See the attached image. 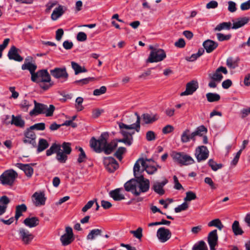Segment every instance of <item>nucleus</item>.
I'll return each instance as SVG.
<instances>
[{"instance_id": "obj_1", "label": "nucleus", "mask_w": 250, "mask_h": 250, "mask_svg": "<svg viewBox=\"0 0 250 250\" xmlns=\"http://www.w3.org/2000/svg\"><path fill=\"white\" fill-rule=\"evenodd\" d=\"M144 170L152 174L157 170V168L154 166H148L143 158H140L136 162L133 167L134 175L136 179H132L125 184L126 191L131 192L137 196L141 193L148 190L149 181L148 179H145L142 175V172Z\"/></svg>"}, {"instance_id": "obj_2", "label": "nucleus", "mask_w": 250, "mask_h": 250, "mask_svg": "<svg viewBox=\"0 0 250 250\" xmlns=\"http://www.w3.org/2000/svg\"><path fill=\"white\" fill-rule=\"evenodd\" d=\"M108 137L107 133H102L98 140L92 138L90 140V146L97 153H100L104 151L106 154H110L114 149L117 146V143L115 141L107 143V140Z\"/></svg>"}, {"instance_id": "obj_3", "label": "nucleus", "mask_w": 250, "mask_h": 250, "mask_svg": "<svg viewBox=\"0 0 250 250\" xmlns=\"http://www.w3.org/2000/svg\"><path fill=\"white\" fill-rule=\"evenodd\" d=\"M134 114L137 118L136 121L134 124L130 125H126L123 123H120L119 124V126L120 128V133L124 137L132 136V134L134 133V132L131 133L128 131L127 130L135 129L138 132L140 131L141 118L137 112H135Z\"/></svg>"}, {"instance_id": "obj_4", "label": "nucleus", "mask_w": 250, "mask_h": 250, "mask_svg": "<svg viewBox=\"0 0 250 250\" xmlns=\"http://www.w3.org/2000/svg\"><path fill=\"white\" fill-rule=\"evenodd\" d=\"M35 104L34 108L33 110L30 111L29 114L30 116L34 115H37L39 114H45L46 117H50L53 115V112L55 110V106L52 105H49V107L47 105L37 103L35 100L34 101Z\"/></svg>"}, {"instance_id": "obj_5", "label": "nucleus", "mask_w": 250, "mask_h": 250, "mask_svg": "<svg viewBox=\"0 0 250 250\" xmlns=\"http://www.w3.org/2000/svg\"><path fill=\"white\" fill-rule=\"evenodd\" d=\"M18 176L17 172L14 170H7L0 176V183L3 185L12 186Z\"/></svg>"}, {"instance_id": "obj_6", "label": "nucleus", "mask_w": 250, "mask_h": 250, "mask_svg": "<svg viewBox=\"0 0 250 250\" xmlns=\"http://www.w3.org/2000/svg\"><path fill=\"white\" fill-rule=\"evenodd\" d=\"M171 156L174 161L182 165L188 166L194 163V159L184 152H174Z\"/></svg>"}, {"instance_id": "obj_7", "label": "nucleus", "mask_w": 250, "mask_h": 250, "mask_svg": "<svg viewBox=\"0 0 250 250\" xmlns=\"http://www.w3.org/2000/svg\"><path fill=\"white\" fill-rule=\"evenodd\" d=\"M149 48L151 51L147 62L152 63L160 62L166 57V54L163 49L155 48L152 46H150Z\"/></svg>"}, {"instance_id": "obj_8", "label": "nucleus", "mask_w": 250, "mask_h": 250, "mask_svg": "<svg viewBox=\"0 0 250 250\" xmlns=\"http://www.w3.org/2000/svg\"><path fill=\"white\" fill-rule=\"evenodd\" d=\"M31 80L39 83L41 82H51V77L46 69L40 70L31 76Z\"/></svg>"}, {"instance_id": "obj_9", "label": "nucleus", "mask_w": 250, "mask_h": 250, "mask_svg": "<svg viewBox=\"0 0 250 250\" xmlns=\"http://www.w3.org/2000/svg\"><path fill=\"white\" fill-rule=\"evenodd\" d=\"M61 146L62 150L60 148L56 156V159L61 163H64L67 159V155L71 152L72 149L71 147V144L68 142H63Z\"/></svg>"}, {"instance_id": "obj_10", "label": "nucleus", "mask_w": 250, "mask_h": 250, "mask_svg": "<svg viewBox=\"0 0 250 250\" xmlns=\"http://www.w3.org/2000/svg\"><path fill=\"white\" fill-rule=\"evenodd\" d=\"M74 240V236L72 228L67 226L65 227V233L60 237V241L63 246L70 244Z\"/></svg>"}, {"instance_id": "obj_11", "label": "nucleus", "mask_w": 250, "mask_h": 250, "mask_svg": "<svg viewBox=\"0 0 250 250\" xmlns=\"http://www.w3.org/2000/svg\"><path fill=\"white\" fill-rule=\"evenodd\" d=\"M195 156L198 162L205 161L209 156V151L204 146H198L195 151Z\"/></svg>"}, {"instance_id": "obj_12", "label": "nucleus", "mask_w": 250, "mask_h": 250, "mask_svg": "<svg viewBox=\"0 0 250 250\" xmlns=\"http://www.w3.org/2000/svg\"><path fill=\"white\" fill-rule=\"evenodd\" d=\"M23 135L24 137L23 139V142L24 144H31L33 147L36 146V135L30 127L24 131Z\"/></svg>"}, {"instance_id": "obj_13", "label": "nucleus", "mask_w": 250, "mask_h": 250, "mask_svg": "<svg viewBox=\"0 0 250 250\" xmlns=\"http://www.w3.org/2000/svg\"><path fill=\"white\" fill-rule=\"evenodd\" d=\"M50 73L54 78L57 79H63L65 81L67 80L68 77V74L65 67H56L50 70Z\"/></svg>"}, {"instance_id": "obj_14", "label": "nucleus", "mask_w": 250, "mask_h": 250, "mask_svg": "<svg viewBox=\"0 0 250 250\" xmlns=\"http://www.w3.org/2000/svg\"><path fill=\"white\" fill-rule=\"evenodd\" d=\"M18 232L20 239L25 245L30 244L34 238V235L24 228H20Z\"/></svg>"}, {"instance_id": "obj_15", "label": "nucleus", "mask_w": 250, "mask_h": 250, "mask_svg": "<svg viewBox=\"0 0 250 250\" xmlns=\"http://www.w3.org/2000/svg\"><path fill=\"white\" fill-rule=\"evenodd\" d=\"M104 164L106 169L110 173L114 172L119 167V164L116 160L112 157H104Z\"/></svg>"}, {"instance_id": "obj_16", "label": "nucleus", "mask_w": 250, "mask_h": 250, "mask_svg": "<svg viewBox=\"0 0 250 250\" xmlns=\"http://www.w3.org/2000/svg\"><path fill=\"white\" fill-rule=\"evenodd\" d=\"M171 236L170 231L164 227L159 228L157 232V236L159 241L164 243L170 239Z\"/></svg>"}, {"instance_id": "obj_17", "label": "nucleus", "mask_w": 250, "mask_h": 250, "mask_svg": "<svg viewBox=\"0 0 250 250\" xmlns=\"http://www.w3.org/2000/svg\"><path fill=\"white\" fill-rule=\"evenodd\" d=\"M221 73L224 74H228L227 68L223 66H220L216 70L214 73L209 74L208 77L211 80H215L217 82L219 83L223 78Z\"/></svg>"}, {"instance_id": "obj_18", "label": "nucleus", "mask_w": 250, "mask_h": 250, "mask_svg": "<svg viewBox=\"0 0 250 250\" xmlns=\"http://www.w3.org/2000/svg\"><path fill=\"white\" fill-rule=\"evenodd\" d=\"M198 88V83L196 81H191L186 84V90L180 94L181 96L192 95Z\"/></svg>"}, {"instance_id": "obj_19", "label": "nucleus", "mask_w": 250, "mask_h": 250, "mask_svg": "<svg viewBox=\"0 0 250 250\" xmlns=\"http://www.w3.org/2000/svg\"><path fill=\"white\" fill-rule=\"evenodd\" d=\"M9 124L12 125H14L16 127L23 128L25 126V122L21 115H18L17 116L12 115L11 116V121L8 123H7V124Z\"/></svg>"}, {"instance_id": "obj_20", "label": "nucleus", "mask_w": 250, "mask_h": 250, "mask_svg": "<svg viewBox=\"0 0 250 250\" xmlns=\"http://www.w3.org/2000/svg\"><path fill=\"white\" fill-rule=\"evenodd\" d=\"M34 198V204L37 207L44 205L45 203L46 198L43 192H35L33 195Z\"/></svg>"}, {"instance_id": "obj_21", "label": "nucleus", "mask_w": 250, "mask_h": 250, "mask_svg": "<svg viewBox=\"0 0 250 250\" xmlns=\"http://www.w3.org/2000/svg\"><path fill=\"white\" fill-rule=\"evenodd\" d=\"M168 183V180L166 178H164L161 182H155L153 185V189L157 194L162 195L165 193V190L163 187Z\"/></svg>"}, {"instance_id": "obj_22", "label": "nucleus", "mask_w": 250, "mask_h": 250, "mask_svg": "<svg viewBox=\"0 0 250 250\" xmlns=\"http://www.w3.org/2000/svg\"><path fill=\"white\" fill-rule=\"evenodd\" d=\"M8 57L10 60H14L17 62H21L23 58L21 57L18 53V49L15 46H12L8 53Z\"/></svg>"}, {"instance_id": "obj_23", "label": "nucleus", "mask_w": 250, "mask_h": 250, "mask_svg": "<svg viewBox=\"0 0 250 250\" xmlns=\"http://www.w3.org/2000/svg\"><path fill=\"white\" fill-rule=\"evenodd\" d=\"M203 46L206 49V52L210 53L217 47L218 43L212 40H207L203 42Z\"/></svg>"}, {"instance_id": "obj_24", "label": "nucleus", "mask_w": 250, "mask_h": 250, "mask_svg": "<svg viewBox=\"0 0 250 250\" xmlns=\"http://www.w3.org/2000/svg\"><path fill=\"white\" fill-rule=\"evenodd\" d=\"M142 120L145 124H152L159 119L157 114L144 113L142 115Z\"/></svg>"}, {"instance_id": "obj_25", "label": "nucleus", "mask_w": 250, "mask_h": 250, "mask_svg": "<svg viewBox=\"0 0 250 250\" xmlns=\"http://www.w3.org/2000/svg\"><path fill=\"white\" fill-rule=\"evenodd\" d=\"M16 166L22 170L27 177H30L32 175L33 173V168L30 165L17 163Z\"/></svg>"}, {"instance_id": "obj_26", "label": "nucleus", "mask_w": 250, "mask_h": 250, "mask_svg": "<svg viewBox=\"0 0 250 250\" xmlns=\"http://www.w3.org/2000/svg\"><path fill=\"white\" fill-rule=\"evenodd\" d=\"M9 203L10 199L6 196H3L0 198V216L6 212Z\"/></svg>"}, {"instance_id": "obj_27", "label": "nucleus", "mask_w": 250, "mask_h": 250, "mask_svg": "<svg viewBox=\"0 0 250 250\" xmlns=\"http://www.w3.org/2000/svg\"><path fill=\"white\" fill-rule=\"evenodd\" d=\"M218 236L217 230L214 229L209 232L208 235V243L209 246H214L217 244Z\"/></svg>"}, {"instance_id": "obj_28", "label": "nucleus", "mask_w": 250, "mask_h": 250, "mask_svg": "<svg viewBox=\"0 0 250 250\" xmlns=\"http://www.w3.org/2000/svg\"><path fill=\"white\" fill-rule=\"evenodd\" d=\"M249 21V19L247 17H243L237 19L236 21H233V26L232 29H236L241 27L246 24Z\"/></svg>"}, {"instance_id": "obj_29", "label": "nucleus", "mask_w": 250, "mask_h": 250, "mask_svg": "<svg viewBox=\"0 0 250 250\" xmlns=\"http://www.w3.org/2000/svg\"><path fill=\"white\" fill-rule=\"evenodd\" d=\"M120 189L116 188L109 192V195L114 200L118 201L124 199L125 196L120 193Z\"/></svg>"}, {"instance_id": "obj_30", "label": "nucleus", "mask_w": 250, "mask_h": 250, "mask_svg": "<svg viewBox=\"0 0 250 250\" xmlns=\"http://www.w3.org/2000/svg\"><path fill=\"white\" fill-rule=\"evenodd\" d=\"M23 223L29 228H33L39 225V220L36 217L27 218L24 220Z\"/></svg>"}, {"instance_id": "obj_31", "label": "nucleus", "mask_w": 250, "mask_h": 250, "mask_svg": "<svg viewBox=\"0 0 250 250\" xmlns=\"http://www.w3.org/2000/svg\"><path fill=\"white\" fill-rule=\"evenodd\" d=\"M207 132V129L204 125L198 127L196 129L192 132V138L195 140L196 136H202Z\"/></svg>"}, {"instance_id": "obj_32", "label": "nucleus", "mask_w": 250, "mask_h": 250, "mask_svg": "<svg viewBox=\"0 0 250 250\" xmlns=\"http://www.w3.org/2000/svg\"><path fill=\"white\" fill-rule=\"evenodd\" d=\"M37 66L35 63H24L21 65V69L23 70H28L31 74L32 75L36 70Z\"/></svg>"}, {"instance_id": "obj_33", "label": "nucleus", "mask_w": 250, "mask_h": 250, "mask_svg": "<svg viewBox=\"0 0 250 250\" xmlns=\"http://www.w3.org/2000/svg\"><path fill=\"white\" fill-rule=\"evenodd\" d=\"M60 148H61V145L57 144L56 143L53 144L50 147L46 150V155L49 156L51 155L52 154L56 153V156H57V154L59 151H60Z\"/></svg>"}, {"instance_id": "obj_34", "label": "nucleus", "mask_w": 250, "mask_h": 250, "mask_svg": "<svg viewBox=\"0 0 250 250\" xmlns=\"http://www.w3.org/2000/svg\"><path fill=\"white\" fill-rule=\"evenodd\" d=\"M102 229H96L90 230L86 236V239L88 240H94L96 237L102 235Z\"/></svg>"}, {"instance_id": "obj_35", "label": "nucleus", "mask_w": 250, "mask_h": 250, "mask_svg": "<svg viewBox=\"0 0 250 250\" xmlns=\"http://www.w3.org/2000/svg\"><path fill=\"white\" fill-rule=\"evenodd\" d=\"M63 13V10L62 6H59L56 7L53 11L51 14V19L53 21L57 20L60 17Z\"/></svg>"}, {"instance_id": "obj_36", "label": "nucleus", "mask_w": 250, "mask_h": 250, "mask_svg": "<svg viewBox=\"0 0 250 250\" xmlns=\"http://www.w3.org/2000/svg\"><path fill=\"white\" fill-rule=\"evenodd\" d=\"M192 133H190L189 129H186L181 135V140L183 143H186L189 142L190 140L194 141V139L192 138Z\"/></svg>"}, {"instance_id": "obj_37", "label": "nucleus", "mask_w": 250, "mask_h": 250, "mask_svg": "<svg viewBox=\"0 0 250 250\" xmlns=\"http://www.w3.org/2000/svg\"><path fill=\"white\" fill-rule=\"evenodd\" d=\"M232 230L235 235H242L244 233L238 221H234L232 225Z\"/></svg>"}, {"instance_id": "obj_38", "label": "nucleus", "mask_w": 250, "mask_h": 250, "mask_svg": "<svg viewBox=\"0 0 250 250\" xmlns=\"http://www.w3.org/2000/svg\"><path fill=\"white\" fill-rule=\"evenodd\" d=\"M27 210V207L25 204H21L18 205L16 208V214L15 218L16 220H18L20 217L22 215L23 212H25Z\"/></svg>"}, {"instance_id": "obj_39", "label": "nucleus", "mask_w": 250, "mask_h": 250, "mask_svg": "<svg viewBox=\"0 0 250 250\" xmlns=\"http://www.w3.org/2000/svg\"><path fill=\"white\" fill-rule=\"evenodd\" d=\"M48 146L49 144L45 139L42 138L40 139L37 147V151L41 152L46 149Z\"/></svg>"}, {"instance_id": "obj_40", "label": "nucleus", "mask_w": 250, "mask_h": 250, "mask_svg": "<svg viewBox=\"0 0 250 250\" xmlns=\"http://www.w3.org/2000/svg\"><path fill=\"white\" fill-rule=\"evenodd\" d=\"M230 22H223L218 24L214 28V31H220L222 30H229L232 27Z\"/></svg>"}, {"instance_id": "obj_41", "label": "nucleus", "mask_w": 250, "mask_h": 250, "mask_svg": "<svg viewBox=\"0 0 250 250\" xmlns=\"http://www.w3.org/2000/svg\"><path fill=\"white\" fill-rule=\"evenodd\" d=\"M71 66L72 68L75 71V74L77 75L82 72H87L86 69L84 67H82L78 63L74 62H71Z\"/></svg>"}, {"instance_id": "obj_42", "label": "nucleus", "mask_w": 250, "mask_h": 250, "mask_svg": "<svg viewBox=\"0 0 250 250\" xmlns=\"http://www.w3.org/2000/svg\"><path fill=\"white\" fill-rule=\"evenodd\" d=\"M209 227H215L219 230H221L224 228V225L219 219H215L208 223Z\"/></svg>"}, {"instance_id": "obj_43", "label": "nucleus", "mask_w": 250, "mask_h": 250, "mask_svg": "<svg viewBox=\"0 0 250 250\" xmlns=\"http://www.w3.org/2000/svg\"><path fill=\"white\" fill-rule=\"evenodd\" d=\"M206 97L209 102H217L220 99V95L217 93H208L206 94Z\"/></svg>"}, {"instance_id": "obj_44", "label": "nucleus", "mask_w": 250, "mask_h": 250, "mask_svg": "<svg viewBox=\"0 0 250 250\" xmlns=\"http://www.w3.org/2000/svg\"><path fill=\"white\" fill-rule=\"evenodd\" d=\"M208 165L211 167L212 170L215 171L223 167V165L222 164H217L212 159L208 160Z\"/></svg>"}, {"instance_id": "obj_45", "label": "nucleus", "mask_w": 250, "mask_h": 250, "mask_svg": "<svg viewBox=\"0 0 250 250\" xmlns=\"http://www.w3.org/2000/svg\"><path fill=\"white\" fill-rule=\"evenodd\" d=\"M227 66L231 69H234L238 66V61L232 58H229L227 60Z\"/></svg>"}, {"instance_id": "obj_46", "label": "nucleus", "mask_w": 250, "mask_h": 250, "mask_svg": "<svg viewBox=\"0 0 250 250\" xmlns=\"http://www.w3.org/2000/svg\"><path fill=\"white\" fill-rule=\"evenodd\" d=\"M125 151L126 148L125 147H120L115 153L114 155L119 159V160L121 161L123 158L122 155L125 152Z\"/></svg>"}, {"instance_id": "obj_47", "label": "nucleus", "mask_w": 250, "mask_h": 250, "mask_svg": "<svg viewBox=\"0 0 250 250\" xmlns=\"http://www.w3.org/2000/svg\"><path fill=\"white\" fill-rule=\"evenodd\" d=\"M196 194L194 192L192 191H188L186 192V196L184 198V201L186 202L187 201H190L196 199Z\"/></svg>"}, {"instance_id": "obj_48", "label": "nucleus", "mask_w": 250, "mask_h": 250, "mask_svg": "<svg viewBox=\"0 0 250 250\" xmlns=\"http://www.w3.org/2000/svg\"><path fill=\"white\" fill-rule=\"evenodd\" d=\"M188 208V204L185 202L181 205L178 206L174 208V211L176 213H179L182 211L186 210Z\"/></svg>"}, {"instance_id": "obj_49", "label": "nucleus", "mask_w": 250, "mask_h": 250, "mask_svg": "<svg viewBox=\"0 0 250 250\" xmlns=\"http://www.w3.org/2000/svg\"><path fill=\"white\" fill-rule=\"evenodd\" d=\"M142 231V229L141 227H139L136 230H131L130 232L133 234L134 236L136 238L141 239L143 236Z\"/></svg>"}, {"instance_id": "obj_50", "label": "nucleus", "mask_w": 250, "mask_h": 250, "mask_svg": "<svg viewBox=\"0 0 250 250\" xmlns=\"http://www.w3.org/2000/svg\"><path fill=\"white\" fill-rule=\"evenodd\" d=\"M83 101V98L81 97H78L76 100L75 106L77 110L79 111L82 110L83 108V107L82 105Z\"/></svg>"}, {"instance_id": "obj_51", "label": "nucleus", "mask_w": 250, "mask_h": 250, "mask_svg": "<svg viewBox=\"0 0 250 250\" xmlns=\"http://www.w3.org/2000/svg\"><path fill=\"white\" fill-rule=\"evenodd\" d=\"M32 130L36 129L37 130H43L45 129V125L43 123L36 124L30 127Z\"/></svg>"}, {"instance_id": "obj_52", "label": "nucleus", "mask_w": 250, "mask_h": 250, "mask_svg": "<svg viewBox=\"0 0 250 250\" xmlns=\"http://www.w3.org/2000/svg\"><path fill=\"white\" fill-rule=\"evenodd\" d=\"M216 36L218 40L220 42L229 40L231 36L230 34L224 35L220 33H217Z\"/></svg>"}, {"instance_id": "obj_53", "label": "nucleus", "mask_w": 250, "mask_h": 250, "mask_svg": "<svg viewBox=\"0 0 250 250\" xmlns=\"http://www.w3.org/2000/svg\"><path fill=\"white\" fill-rule=\"evenodd\" d=\"M133 137L130 136L129 137H124L122 139H119L118 142L124 143L125 145L128 146H130L132 144Z\"/></svg>"}, {"instance_id": "obj_54", "label": "nucleus", "mask_w": 250, "mask_h": 250, "mask_svg": "<svg viewBox=\"0 0 250 250\" xmlns=\"http://www.w3.org/2000/svg\"><path fill=\"white\" fill-rule=\"evenodd\" d=\"M31 105L29 104V102L26 100L22 101L20 104L21 108L25 112H27L28 111Z\"/></svg>"}, {"instance_id": "obj_55", "label": "nucleus", "mask_w": 250, "mask_h": 250, "mask_svg": "<svg viewBox=\"0 0 250 250\" xmlns=\"http://www.w3.org/2000/svg\"><path fill=\"white\" fill-rule=\"evenodd\" d=\"M106 91V87L105 86H102L99 89H96L93 91V95L95 96H100L104 94Z\"/></svg>"}, {"instance_id": "obj_56", "label": "nucleus", "mask_w": 250, "mask_h": 250, "mask_svg": "<svg viewBox=\"0 0 250 250\" xmlns=\"http://www.w3.org/2000/svg\"><path fill=\"white\" fill-rule=\"evenodd\" d=\"M79 150L80 151V154L79 155V157L77 161L79 163H81L84 161L86 158V155L82 147H80Z\"/></svg>"}, {"instance_id": "obj_57", "label": "nucleus", "mask_w": 250, "mask_h": 250, "mask_svg": "<svg viewBox=\"0 0 250 250\" xmlns=\"http://www.w3.org/2000/svg\"><path fill=\"white\" fill-rule=\"evenodd\" d=\"M156 139V134L153 131H148L146 133V139L148 141H152L155 140Z\"/></svg>"}, {"instance_id": "obj_58", "label": "nucleus", "mask_w": 250, "mask_h": 250, "mask_svg": "<svg viewBox=\"0 0 250 250\" xmlns=\"http://www.w3.org/2000/svg\"><path fill=\"white\" fill-rule=\"evenodd\" d=\"M94 78L89 77V78H84L83 79H81L80 80L76 81L74 83L76 84L80 83V84H81L82 85L86 84L88 83L90 81L94 80Z\"/></svg>"}, {"instance_id": "obj_59", "label": "nucleus", "mask_w": 250, "mask_h": 250, "mask_svg": "<svg viewBox=\"0 0 250 250\" xmlns=\"http://www.w3.org/2000/svg\"><path fill=\"white\" fill-rule=\"evenodd\" d=\"M193 250H208V248L205 243L202 241L197 246L194 247Z\"/></svg>"}, {"instance_id": "obj_60", "label": "nucleus", "mask_w": 250, "mask_h": 250, "mask_svg": "<svg viewBox=\"0 0 250 250\" xmlns=\"http://www.w3.org/2000/svg\"><path fill=\"white\" fill-rule=\"evenodd\" d=\"M96 202V199L95 200H90L88 201L87 204L82 208V211L85 212L87 210L90 209L94 205V202Z\"/></svg>"}, {"instance_id": "obj_61", "label": "nucleus", "mask_w": 250, "mask_h": 250, "mask_svg": "<svg viewBox=\"0 0 250 250\" xmlns=\"http://www.w3.org/2000/svg\"><path fill=\"white\" fill-rule=\"evenodd\" d=\"M39 85L41 88L44 90H46L52 86L53 83L50 82H41L39 83Z\"/></svg>"}, {"instance_id": "obj_62", "label": "nucleus", "mask_w": 250, "mask_h": 250, "mask_svg": "<svg viewBox=\"0 0 250 250\" xmlns=\"http://www.w3.org/2000/svg\"><path fill=\"white\" fill-rule=\"evenodd\" d=\"M87 39L86 34L83 32H80L77 36V40L80 42L85 41Z\"/></svg>"}, {"instance_id": "obj_63", "label": "nucleus", "mask_w": 250, "mask_h": 250, "mask_svg": "<svg viewBox=\"0 0 250 250\" xmlns=\"http://www.w3.org/2000/svg\"><path fill=\"white\" fill-rule=\"evenodd\" d=\"M173 181H174V188H175L176 189H177V190H180L181 189H183L182 186L179 182L178 178L175 175H174L173 176Z\"/></svg>"}, {"instance_id": "obj_64", "label": "nucleus", "mask_w": 250, "mask_h": 250, "mask_svg": "<svg viewBox=\"0 0 250 250\" xmlns=\"http://www.w3.org/2000/svg\"><path fill=\"white\" fill-rule=\"evenodd\" d=\"M174 45L177 47L183 48L185 47L186 43L183 39L180 38L174 43Z\"/></svg>"}]
</instances>
